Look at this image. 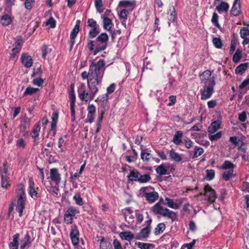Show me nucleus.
<instances>
[{"mask_svg": "<svg viewBox=\"0 0 249 249\" xmlns=\"http://www.w3.org/2000/svg\"><path fill=\"white\" fill-rule=\"evenodd\" d=\"M151 179V178L149 174H146L144 175H141L140 173L138 182L142 183H146L148 182Z\"/></svg>", "mask_w": 249, "mask_h": 249, "instance_id": "nucleus-40", "label": "nucleus"}, {"mask_svg": "<svg viewBox=\"0 0 249 249\" xmlns=\"http://www.w3.org/2000/svg\"><path fill=\"white\" fill-rule=\"evenodd\" d=\"M165 229V225L163 223H160L158 224L155 229L154 233L155 235H159L163 232Z\"/></svg>", "mask_w": 249, "mask_h": 249, "instance_id": "nucleus-38", "label": "nucleus"}, {"mask_svg": "<svg viewBox=\"0 0 249 249\" xmlns=\"http://www.w3.org/2000/svg\"><path fill=\"white\" fill-rule=\"evenodd\" d=\"M87 47L90 52V54L94 56L104 51L107 47V46H105L104 44L98 41L96 39L89 40L87 44Z\"/></svg>", "mask_w": 249, "mask_h": 249, "instance_id": "nucleus-5", "label": "nucleus"}, {"mask_svg": "<svg viewBox=\"0 0 249 249\" xmlns=\"http://www.w3.org/2000/svg\"><path fill=\"white\" fill-rule=\"evenodd\" d=\"M204 189V196L207 200L211 203H213L217 197L215 191L209 184L205 185Z\"/></svg>", "mask_w": 249, "mask_h": 249, "instance_id": "nucleus-9", "label": "nucleus"}, {"mask_svg": "<svg viewBox=\"0 0 249 249\" xmlns=\"http://www.w3.org/2000/svg\"><path fill=\"white\" fill-rule=\"evenodd\" d=\"M128 11L126 9H123L122 10L119 14V17L120 18H123L124 20H126L127 18V15Z\"/></svg>", "mask_w": 249, "mask_h": 249, "instance_id": "nucleus-55", "label": "nucleus"}, {"mask_svg": "<svg viewBox=\"0 0 249 249\" xmlns=\"http://www.w3.org/2000/svg\"><path fill=\"white\" fill-rule=\"evenodd\" d=\"M135 245L140 249H153L155 248L153 244L150 243L136 242Z\"/></svg>", "mask_w": 249, "mask_h": 249, "instance_id": "nucleus-29", "label": "nucleus"}, {"mask_svg": "<svg viewBox=\"0 0 249 249\" xmlns=\"http://www.w3.org/2000/svg\"><path fill=\"white\" fill-rule=\"evenodd\" d=\"M47 25H50V27L53 28L56 26V22L54 19L53 17H50L47 22H46Z\"/></svg>", "mask_w": 249, "mask_h": 249, "instance_id": "nucleus-59", "label": "nucleus"}, {"mask_svg": "<svg viewBox=\"0 0 249 249\" xmlns=\"http://www.w3.org/2000/svg\"><path fill=\"white\" fill-rule=\"evenodd\" d=\"M79 30V25L76 24L70 35V38H75Z\"/></svg>", "mask_w": 249, "mask_h": 249, "instance_id": "nucleus-50", "label": "nucleus"}, {"mask_svg": "<svg viewBox=\"0 0 249 249\" xmlns=\"http://www.w3.org/2000/svg\"><path fill=\"white\" fill-rule=\"evenodd\" d=\"M151 229L149 227L142 228L140 232L135 236V239L139 240H145L149 237Z\"/></svg>", "mask_w": 249, "mask_h": 249, "instance_id": "nucleus-12", "label": "nucleus"}, {"mask_svg": "<svg viewBox=\"0 0 249 249\" xmlns=\"http://www.w3.org/2000/svg\"><path fill=\"white\" fill-rule=\"evenodd\" d=\"M19 234L16 233L13 236V241L9 244L10 249H18L19 245Z\"/></svg>", "mask_w": 249, "mask_h": 249, "instance_id": "nucleus-21", "label": "nucleus"}, {"mask_svg": "<svg viewBox=\"0 0 249 249\" xmlns=\"http://www.w3.org/2000/svg\"><path fill=\"white\" fill-rule=\"evenodd\" d=\"M140 193L142 196L144 197L149 203H153L159 198V194L154 191V188L150 186L142 187Z\"/></svg>", "mask_w": 249, "mask_h": 249, "instance_id": "nucleus-4", "label": "nucleus"}, {"mask_svg": "<svg viewBox=\"0 0 249 249\" xmlns=\"http://www.w3.org/2000/svg\"><path fill=\"white\" fill-rule=\"evenodd\" d=\"M204 152L203 149L198 146H195L194 148V153L193 158H196L201 156Z\"/></svg>", "mask_w": 249, "mask_h": 249, "instance_id": "nucleus-43", "label": "nucleus"}, {"mask_svg": "<svg viewBox=\"0 0 249 249\" xmlns=\"http://www.w3.org/2000/svg\"><path fill=\"white\" fill-rule=\"evenodd\" d=\"M206 176L205 178L207 180H212L215 177V172L213 170H207L206 171Z\"/></svg>", "mask_w": 249, "mask_h": 249, "instance_id": "nucleus-45", "label": "nucleus"}, {"mask_svg": "<svg viewBox=\"0 0 249 249\" xmlns=\"http://www.w3.org/2000/svg\"><path fill=\"white\" fill-rule=\"evenodd\" d=\"M69 98L70 100V108L71 116V120L74 121L75 120V96L73 90H71L69 93Z\"/></svg>", "mask_w": 249, "mask_h": 249, "instance_id": "nucleus-15", "label": "nucleus"}, {"mask_svg": "<svg viewBox=\"0 0 249 249\" xmlns=\"http://www.w3.org/2000/svg\"><path fill=\"white\" fill-rule=\"evenodd\" d=\"M40 130V126L39 124H36L34 126V127L32 131V133H31V135L34 139H36V138H38Z\"/></svg>", "mask_w": 249, "mask_h": 249, "instance_id": "nucleus-34", "label": "nucleus"}, {"mask_svg": "<svg viewBox=\"0 0 249 249\" xmlns=\"http://www.w3.org/2000/svg\"><path fill=\"white\" fill-rule=\"evenodd\" d=\"M21 62L25 68H30L33 65L32 57L27 53H23L21 57Z\"/></svg>", "mask_w": 249, "mask_h": 249, "instance_id": "nucleus-16", "label": "nucleus"}, {"mask_svg": "<svg viewBox=\"0 0 249 249\" xmlns=\"http://www.w3.org/2000/svg\"><path fill=\"white\" fill-rule=\"evenodd\" d=\"M95 118V114L88 113L87 118L85 120L86 123H92L93 122Z\"/></svg>", "mask_w": 249, "mask_h": 249, "instance_id": "nucleus-57", "label": "nucleus"}, {"mask_svg": "<svg viewBox=\"0 0 249 249\" xmlns=\"http://www.w3.org/2000/svg\"><path fill=\"white\" fill-rule=\"evenodd\" d=\"M229 5L228 3L221 1V3L216 6L215 9L219 13L222 12H227L229 9Z\"/></svg>", "mask_w": 249, "mask_h": 249, "instance_id": "nucleus-25", "label": "nucleus"}, {"mask_svg": "<svg viewBox=\"0 0 249 249\" xmlns=\"http://www.w3.org/2000/svg\"><path fill=\"white\" fill-rule=\"evenodd\" d=\"M32 243L31 238L28 233H26L24 237L20 241V248L24 249L26 247H29Z\"/></svg>", "mask_w": 249, "mask_h": 249, "instance_id": "nucleus-18", "label": "nucleus"}, {"mask_svg": "<svg viewBox=\"0 0 249 249\" xmlns=\"http://www.w3.org/2000/svg\"><path fill=\"white\" fill-rule=\"evenodd\" d=\"M113 23L112 20L106 17L103 20L104 28L108 31H110Z\"/></svg>", "mask_w": 249, "mask_h": 249, "instance_id": "nucleus-36", "label": "nucleus"}, {"mask_svg": "<svg viewBox=\"0 0 249 249\" xmlns=\"http://www.w3.org/2000/svg\"><path fill=\"white\" fill-rule=\"evenodd\" d=\"M164 204L171 208L176 210L179 208V205L178 204L175 203L173 199L168 197L165 198Z\"/></svg>", "mask_w": 249, "mask_h": 249, "instance_id": "nucleus-30", "label": "nucleus"}, {"mask_svg": "<svg viewBox=\"0 0 249 249\" xmlns=\"http://www.w3.org/2000/svg\"><path fill=\"white\" fill-rule=\"evenodd\" d=\"M235 166V165L231 161L225 160L222 166V169L224 170H233Z\"/></svg>", "mask_w": 249, "mask_h": 249, "instance_id": "nucleus-41", "label": "nucleus"}, {"mask_svg": "<svg viewBox=\"0 0 249 249\" xmlns=\"http://www.w3.org/2000/svg\"><path fill=\"white\" fill-rule=\"evenodd\" d=\"M221 137V132H218L217 133L209 136V139L211 141H216Z\"/></svg>", "mask_w": 249, "mask_h": 249, "instance_id": "nucleus-56", "label": "nucleus"}, {"mask_svg": "<svg viewBox=\"0 0 249 249\" xmlns=\"http://www.w3.org/2000/svg\"><path fill=\"white\" fill-rule=\"evenodd\" d=\"M218 16L217 13L215 12H214L212 18V22L214 25L216 27L220 28V25L218 23Z\"/></svg>", "mask_w": 249, "mask_h": 249, "instance_id": "nucleus-49", "label": "nucleus"}, {"mask_svg": "<svg viewBox=\"0 0 249 249\" xmlns=\"http://www.w3.org/2000/svg\"><path fill=\"white\" fill-rule=\"evenodd\" d=\"M120 236L123 240H125L128 241L135 238L132 232L129 231L121 232L120 233Z\"/></svg>", "mask_w": 249, "mask_h": 249, "instance_id": "nucleus-27", "label": "nucleus"}, {"mask_svg": "<svg viewBox=\"0 0 249 249\" xmlns=\"http://www.w3.org/2000/svg\"><path fill=\"white\" fill-rule=\"evenodd\" d=\"M44 80L42 78H35L33 81V84L34 85L37 86L38 87H40L43 84Z\"/></svg>", "mask_w": 249, "mask_h": 249, "instance_id": "nucleus-54", "label": "nucleus"}, {"mask_svg": "<svg viewBox=\"0 0 249 249\" xmlns=\"http://www.w3.org/2000/svg\"><path fill=\"white\" fill-rule=\"evenodd\" d=\"M240 0H235L231 13L233 16H238L241 12Z\"/></svg>", "mask_w": 249, "mask_h": 249, "instance_id": "nucleus-19", "label": "nucleus"}, {"mask_svg": "<svg viewBox=\"0 0 249 249\" xmlns=\"http://www.w3.org/2000/svg\"><path fill=\"white\" fill-rule=\"evenodd\" d=\"M141 158L143 161H148L152 158V155L149 153L142 151L141 153Z\"/></svg>", "mask_w": 249, "mask_h": 249, "instance_id": "nucleus-46", "label": "nucleus"}, {"mask_svg": "<svg viewBox=\"0 0 249 249\" xmlns=\"http://www.w3.org/2000/svg\"><path fill=\"white\" fill-rule=\"evenodd\" d=\"M169 99V102L167 104L168 106H173L176 102V96L175 95H170Z\"/></svg>", "mask_w": 249, "mask_h": 249, "instance_id": "nucleus-62", "label": "nucleus"}, {"mask_svg": "<svg viewBox=\"0 0 249 249\" xmlns=\"http://www.w3.org/2000/svg\"><path fill=\"white\" fill-rule=\"evenodd\" d=\"M221 124V121L216 120L213 122L208 127V132L211 133H214L219 128Z\"/></svg>", "mask_w": 249, "mask_h": 249, "instance_id": "nucleus-23", "label": "nucleus"}, {"mask_svg": "<svg viewBox=\"0 0 249 249\" xmlns=\"http://www.w3.org/2000/svg\"><path fill=\"white\" fill-rule=\"evenodd\" d=\"M248 64L247 63L241 64L236 68L235 71L237 74H243L247 69Z\"/></svg>", "mask_w": 249, "mask_h": 249, "instance_id": "nucleus-32", "label": "nucleus"}, {"mask_svg": "<svg viewBox=\"0 0 249 249\" xmlns=\"http://www.w3.org/2000/svg\"><path fill=\"white\" fill-rule=\"evenodd\" d=\"M35 1V0H25L24 3L25 7L27 10H31L32 8V4Z\"/></svg>", "mask_w": 249, "mask_h": 249, "instance_id": "nucleus-53", "label": "nucleus"}, {"mask_svg": "<svg viewBox=\"0 0 249 249\" xmlns=\"http://www.w3.org/2000/svg\"><path fill=\"white\" fill-rule=\"evenodd\" d=\"M16 193L18 198L16 209L19 213V216L21 217L26 202L25 187L23 183H20L18 185Z\"/></svg>", "mask_w": 249, "mask_h": 249, "instance_id": "nucleus-2", "label": "nucleus"}, {"mask_svg": "<svg viewBox=\"0 0 249 249\" xmlns=\"http://www.w3.org/2000/svg\"><path fill=\"white\" fill-rule=\"evenodd\" d=\"M140 173L136 170H131L130 171L129 174L127 176L128 179L131 181H138Z\"/></svg>", "mask_w": 249, "mask_h": 249, "instance_id": "nucleus-22", "label": "nucleus"}, {"mask_svg": "<svg viewBox=\"0 0 249 249\" xmlns=\"http://www.w3.org/2000/svg\"><path fill=\"white\" fill-rule=\"evenodd\" d=\"M28 193L31 198L36 199L38 197V193L35 189V183L32 178H29Z\"/></svg>", "mask_w": 249, "mask_h": 249, "instance_id": "nucleus-11", "label": "nucleus"}, {"mask_svg": "<svg viewBox=\"0 0 249 249\" xmlns=\"http://www.w3.org/2000/svg\"><path fill=\"white\" fill-rule=\"evenodd\" d=\"M240 36L243 39L242 44L247 45L249 42V29L247 27H242L240 31Z\"/></svg>", "mask_w": 249, "mask_h": 249, "instance_id": "nucleus-17", "label": "nucleus"}, {"mask_svg": "<svg viewBox=\"0 0 249 249\" xmlns=\"http://www.w3.org/2000/svg\"><path fill=\"white\" fill-rule=\"evenodd\" d=\"M1 187L7 188L10 185L9 184V182L10 181V178L9 177V176L1 175Z\"/></svg>", "mask_w": 249, "mask_h": 249, "instance_id": "nucleus-37", "label": "nucleus"}, {"mask_svg": "<svg viewBox=\"0 0 249 249\" xmlns=\"http://www.w3.org/2000/svg\"><path fill=\"white\" fill-rule=\"evenodd\" d=\"M233 176V170H229L228 171L224 172L222 174L223 179L228 181Z\"/></svg>", "mask_w": 249, "mask_h": 249, "instance_id": "nucleus-42", "label": "nucleus"}, {"mask_svg": "<svg viewBox=\"0 0 249 249\" xmlns=\"http://www.w3.org/2000/svg\"><path fill=\"white\" fill-rule=\"evenodd\" d=\"M12 22V19L8 15H3L0 19V23L3 26H8Z\"/></svg>", "mask_w": 249, "mask_h": 249, "instance_id": "nucleus-35", "label": "nucleus"}, {"mask_svg": "<svg viewBox=\"0 0 249 249\" xmlns=\"http://www.w3.org/2000/svg\"><path fill=\"white\" fill-rule=\"evenodd\" d=\"M42 73V71L40 68L36 69H34L32 77L40 76Z\"/></svg>", "mask_w": 249, "mask_h": 249, "instance_id": "nucleus-61", "label": "nucleus"}, {"mask_svg": "<svg viewBox=\"0 0 249 249\" xmlns=\"http://www.w3.org/2000/svg\"><path fill=\"white\" fill-rule=\"evenodd\" d=\"M135 6V1H130L128 0H123L119 2V6L120 7H132V9Z\"/></svg>", "mask_w": 249, "mask_h": 249, "instance_id": "nucleus-28", "label": "nucleus"}, {"mask_svg": "<svg viewBox=\"0 0 249 249\" xmlns=\"http://www.w3.org/2000/svg\"><path fill=\"white\" fill-rule=\"evenodd\" d=\"M168 168H169L168 163H162L156 168V173L160 176L166 175L167 174Z\"/></svg>", "mask_w": 249, "mask_h": 249, "instance_id": "nucleus-20", "label": "nucleus"}, {"mask_svg": "<svg viewBox=\"0 0 249 249\" xmlns=\"http://www.w3.org/2000/svg\"><path fill=\"white\" fill-rule=\"evenodd\" d=\"M21 122L23 123L24 127H29L31 123V119L25 115L22 119Z\"/></svg>", "mask_w": 249, "mask_h": 249, "instance_id": "nucleus-51", "label": "nucleus"}, {"mask_svg": "<svg viewBox=\"0 0 249 249\" xmlns=\"http://www.w3.org/2000/svg\"><path fill=\"white\" fill-rule=\"evenodd\" d=\"M38 88H33L31 86L28 87L23 93V96L32 95L39 91Z\"/></svg>", "mask_w": 249, "mask_h": 249, "instance_id": "nucleus-33", "label": "nucleus"}, {"mask_svg": "<svg viewBox=\"0 0 249 249\" xmlns=\"http://www.w3.org/2000/svg\"><path fill=\"white\" fill-rule=\"evenodd\" d=\"M238 119L242 122H245L247 119V114L245 111L240 113L238 116Z\"/></svg>", "mask_w": 249, "mask_h": 249, "instance_id": "nucleus-64", "label": "nucleus"}, {"mask_svg": "<svg viewBox=\"0 0 249 249\" xmlns=\"http://www.w3.org/2000/svg\"><path fill=\"white\" fill-rule=\"evenodd\" d=\"M170 158L173 161L178 162L181 161L182 158L179 154L175 152L173 149L169 151Z\"/></svg>", "mask_w": 249, "mask_h": 249, "instance_id": "nucleus-26", "label": "nucleus"}, {"mask_svg": "<svg viewBox=\"0 0 249 249\" xmlns=\"http://www.w3.org/2000/svg\"><path fill=\"white\" fill-rule=\"evenodd\" d=\"M73 200L75 201V203L79 205L82 206L83 204V199L79 194H76L73 196Z\"/></svg>", "mask_w": 249, "mask_h": 249, "instance_id": "nucleus-48", "label": "nucleus"}, {"mask_svg": "<svg viewBox=\"0 0 249 249\" xmlns=\"http://www.w3.org/2000/svg\"><path fill=\"white\" fill-rule=\"evenodd\" d=\"M173 11L171 12L170 14L168 16V19L171 21H175L177 16L175 11V9L174 6H172Z\"/></svg>", "mask_w": 249, "mask_h": 249, "instance_id": "nucleus-52", "label": "nucleus"}, {"mask_svg": "<svg viewBox=\"0 0 249 249\" xmlns=\"http://www.w3.org/2000/svg\"><path fill=\"white\" fill-rule=\"evenodd\" d=\"M183 137V133L181 131H177L173 137L172 142L176 145H179L182 142V138Z\"/></svg>", "mask_w": 249, "mask_h": 249, "instance_id": "nucleus-24", "label": "nucleus"}, {"mask_svg": "<svg viewBox=\"0 0 249 249\" xmlns=\"http://www.w3.org/2000/svg\"><path fill=\"white\" fill-rule=\"evenodd\" d=\"M184 142L187 149H190L193 146V142L190 139L184 140Z\"/></svg>", "mask_w": 249, "mask_h": 249, "instance_id": "nucleus-58", "label": "nucleus"}, {"mask_svg": "<svg viewBox=\"0 0 249 249\" xmlns=\"http://www.w3.org/2000/svg\"><path fill=\"white\" fill-rule=\"evenodd\" d=\"M241 51L239 49H237L232 57V61L235 63L238 62L241 58Z\"/></svg>", "mask_w": 249, "mask_h": 249, "instance_id": "nucleus-44", "label": "nucleus"}, {"mask_svg": "<svg viewBox=\"0 0 249 249\" xmlns=\"http://www.w3.org/2000/svg\"><path fill=\"white\" fill-rule=\"evenodd\" d=\"M77 213H78V210L73 207H70L64 214L73 218Z\"/></svg>", "mask_w": 249, "mask_h": 249, "instance_id": "nucleus-39", "label": "nucleus"}, {"mask_svg": "<svg viewBox=\"0 0 249 249\" xmlns=\"http://www.w3.org/2000/svg\"><path fill=\"white\" fill-rule=\"evenodd\" d=\"M201 83L203 85H209L215 83V79L212 76L211 71L206 70L200 75Z\"/></svg>", "mask_w": 249, "mask_h": 249, "instance_id": "nucleus-8", "label": "nucleus"}, {"mask_svg": "<svg viewBox=\"0 0 249 249\" xmlns=\"http://www.w3.org/2000/svg\"><path fill=\"white\" fill-rule=\"evenodd\" d=\"M153 212L155 214H159L163 216L170 218L173 222L177 219L176 213L170 211L167 208L161 206L159 203H156L152 208Z\"/></svg>", "mask_w": 249, "mask_h": 249, "instance_id": "nucleus-3", "label": "nucleus"}, {"mask_svg": "<svg viewBox=\"0 0 249 249\" xmlns=\"http://www.w3.org/2000/svg\"><path fill=\"white\" fill-rule=\"evenodd\" d=\"M108 96L107 93L100 95L97 98V100L101 102L107 101L108 100Z\"/></svg>", "mask_w": 249, "mask_h": 249, "instance_id": "nucleus-60", "label": "nucleus"}, {"mask_svg": "<svg viewBox=\"0 0 249 249\" xmlns=\"http://www.w3.org/2000/svg\"><path fill=\"white\" fill-rule=\"evenodd\" d=\"M105 62L100 59L97 62H92L89 67V71H84L81 76L83 80H87L88 87L89 92L83 90L79 92V98L82 101H89L93 99L98 92V86L101 85L105 71Z\"/></svg>", "mask_w": 249, "mask_h": 249, "instance_id": "nucleus-1", "label": "nucleus"}, {"mask_svg": "<svg viewBox=\"0 0 249 249\" xmlns=\"http://www.w3.org/2000/svg\"><path fill=\"white\" fill-rule=\"evenodd\" d=\"M88 26L91 29L89 33V36L91 38L95 37L100 33L99 26L97 25L96 21L93 18H89L88 20Z\"/></svg>", "mask_w": 249, "mask_h": 249, "instance_id": "nucleus-7", "label": "nucleus"}, {"mask_svg": "<svg viewBox=\"0 0 249 249\" xmlns=\"http://www.w3.org/2000/svg\"><path fill=\"white\" fill-rule=\"evenodd\" d=\"M213 43L214 46L218 49L221 48L223 45L221 39L218 37H213Z\"/></svg>", "mask_w": 249, "mask_h": 249, "instance_id": "nucleus-47", "label": "nucleus"}, {"mask_svg": "<svg viewBox=\"0 0 249 249\" xmlns=\"http://www.w3.org/2000/svg\"><path fill=\"white\" fill-rule=\"evenodd\" d=\"M215 83L206 85H203V89H200L201 99L206 100L212 96L214 92V87Z\"/></svg>", "mask_w": 249, "mask_h": 249, "instance_id": "nucleus-6", "label": "nucleus"}, {"mask_svg": "<svg viewBox=\"0 0 249 249\" xmlns=\"http://www.w3.org/2000/svg\"><path fill=\"white\" fill-rule=\"evenodd\" d=\"M116 88V85L114 83H112L109 87H108L107 89V93L110 94L113 93Z\"/></svg>", "mask_w": 249, "mask_h": 249, "instance_id": "nucleus-63", "label": "nucleus"}, {"mask_svg": "<svg viewBox=\"0 0 249 249\" xmlns=\"http://www.w3.org/2000/svg\"><path fill=\"white\" fill-rule=\"evenodd\" d=\"M114 249H122L120 243L117 239H115L113 243ZM100 249H112L110 243L102 242L100 244Z\"/></svg>", "mask_w": 249, "mask_h": 249, "instance_id": "nucleus-14", "label": "nucleus"}, {"mask_svg": "<svg viewBox=\"0 0 249 249\" xmlns=\"http://www.w3.org/2000/svg\"><path fill=\"white\" fill-rule=\"evenodd\" d=\"M98 41L101 42L105 44V46H107V42L108 40V36L106 33L101 34L96 39Z\"/></svg>", "mask_w": 249, "mask_h": 249, "instance_id": "nucleus-31", "label": "nucleus"}, {"mask_svg": "<svg viewBox=\"0 0 249 249\" xmlns=\"http://www.w3.org/2000/svg\"><path fill=\"white\" fill-rule=\"evenodd\" d=\"M70 237L73 245L77 246L79 242V232L75 225L71 226Z\"/></svg>", "mask_w": 249, "mask_h": 249, "instance_id": "nucleus-10", "label": "nucleus"}, {"mask_svg": "<svg viewBox=\"0 0 249 249\" xmlns=\"http://www.w3.org/2000/svg\"><path fill=\"white\" fill-rule=\"evenodd\" d=\"M50 179L55 184L58 186L60 183L61 177L56 168H52L50 170Z\"/></svg>", "mask_w": 249, "mask_h": 249, "instance_id": "nucleus-13", "label": "nucleus"}]
</instances>
